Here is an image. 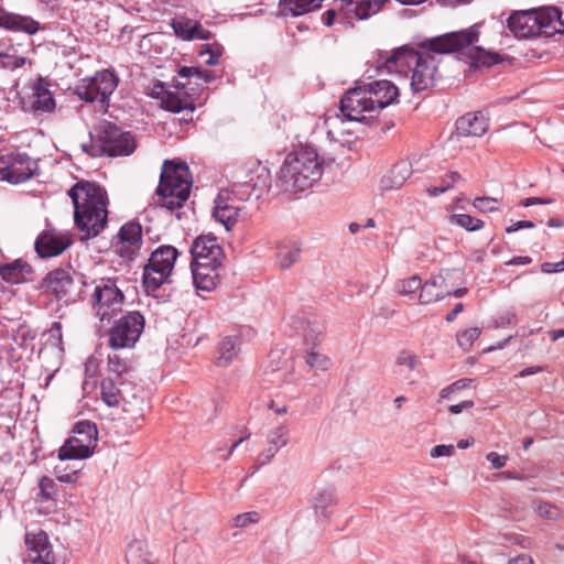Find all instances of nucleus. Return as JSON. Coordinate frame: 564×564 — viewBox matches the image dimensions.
<instances>
[{"mask_svg": "<svg viewBox=\"0 0 564 564\" xmlns=\"http://www.w3.org/2000/svg\"><path fill=\"white\" fill-rule=\"evenodd\" d=\"M481 334V329L473 327L465 329L457 334V344L464 350H469L474 341H476Z\"/></svg>", "mask_w": 564, "mask_h": 564, "instance_id": "49530a36", "label": "nucleus"}, {"mask_svg": "<svg viewBox=\"0 0 564 564\" xmlns=\"http://www.w3.org/2000/svg\"><path fill=\"white\" fill-rule=\"evenodd\" d=\"M98 441V431L89 421L78 422L73 435L59 447L57 457L59 460L86 459L94 454Z\"/></svg>", "mask_w": 564, "mask_h": 564, "instance_id": "9d476101", "label": "nucleus"}, {"mask_svg": "<svg viewBox=\"0 0 564 564\" xmlns=\"http://www.w3.org/2000/svg\"><path fill=\"white\" fill-rule=\"evenodd\" d=\"M469 383H470L469 379H462V380L455 381L449 387H451L452 391L455 393V392H458V391H462V390L468 388Z\"/></svg>", "mask_w": 564, "mask_h": 564, "instance_id": "774afa93", "label": "nucleus"}, {"mask_svg": "<svg viewBox=\"0 0 564 564\" xmlns=\"http://www.w3.org/2000/svg\"><path fill=\"white\" fill-rule=\"evenodd\" d=\"M445 279L442 275L433 276L420 288L419 302L423 305L440 301L451 295L444 286Z\"/></svg>", "mask_w": 564, "mask_h": 564, "instance_id": "c85d7f7f", "label": "nucleus"}, {"mask_svg": "<svg viewBox=\"0 0 564 564\" xmlns=\"http://www.w3.org/2000/svg\"><path fill=\"white\" fill-rule=\"evenodd\" d=\"M250 198L234 189H221L214 200L213 217L221 224L227 231L231 230L239 221L242 206L241 202Z\"/></svg>", "mask_w": 564, "mask_h": 564, "instance_id": "ddd939ff", "label": "nucleus"}, {"mask_svg": "<svg viewBox=\"0 0 564 564\" xmlns=\"http://www.w3.org/2000/svg\"><path fill=\"white\" fill-rule=\"evenodd\" d=\"M533 227H534V224L530 220H519V221L512 224L511 226L507 227L506 231L508 234H511V232H516L520 229L533 228Z\"/></svg>", "mask_w": 564, "mask_h": 564, "instance_id": "680f3d73", "label": "nucleus"}, {"mask_svg": "<svg viewBox=\"0 0 564 564\" xmlns=\"http://www.w3.org/2000/svg\"><path fill=\"white\" fill-rule=\"evenodd\" d=\"M261 521V514L258 511H248L237 514L232 518V527L245 529Z\"/></svg>", "mask_w": 564, "mask_h": 564, "instance_id": "a18cd8bd", "label": "nucleus"}, {"mask_svg": "<svg viewBox=\"0 0 564 564\" xmlns=\"http://www.w3.org/2000/svg\"><path fill=\"white\" fill-rule=\"evenodd\" d=\"M542 272L544 273H554L564 271V259L560 262H545L541 267Z\"/></svg>", "mask_w": 564, "mask_h": 564, "instance_id": "052dcab7", "label": "nucleus"}, {"mask_svg": "<svg viewBox=\"0 0 564 564\" xmlns=\"http://www.w3.org/2000/svg\"><path fill=\"white\" fill-rule=\"evenodd\" d=\"M324 0H280V9L284 14L300 17L318 9Z\"/></svg>", "mask_w": 564, "mask_h": 564, "instance_id": "c9c22d12", "label": "nucleus"}, {"mask_svg": "<svg viewBox=\"0 0 564 564\" xmlns=\"http://www.w3.org/2000/svg\"><path fill=\"white\" fill-rule=\"evenodd\" d=\"M4 56L7 57V62L4 63L6 67L18 68L23 66L26 61L24 57L7 56L6 54Z\"/></svg>", "mask_w": 564, "mask_h": 564, "instance_id": "0e129e2a", "label": "nucleus"}, {"mask_svg": "<svg viewBox=\"0 0 564 564\" xmlns=\"http://www.w3.org/2000/svg\"><path fill=\"white\" fill-rule=\"evenodd\" d=\"M32 109L34 111L50 112L55 108V100L48 90V85L43 78H39L32 87Z\"/></svg>", "mask_w": 564, "mask_h": 564, "instance_id": "c756f323", "label": "nucleus"}, {"mask_svg": "<svg viewBox=\"0 0 564 564\" xmlns=\"http://www.w3.org/2000/svg\"><path fill=\"white\" fill-rule=\"evenodd\" d=\"M144 329V317L132 311L115 322L109 332V346L112 349L133 348Z\"/></svg>", "mask_w": 564, "mask_h": 564, "instance_id": "9b49d317", "label": "nucleus"}, {"mask_svg": "<svg viewBox=\"0 0 564 564\" xmlns=\"http://www.w3.org/2000/svg\"><path fill=\"white\" fill-rule=\"evenodd\" d=\"M31 267L22 260H15L13 262L0 265L1 278L11 284L23 282L26 275L31 273Z\"/></svg>", "mask_w": 564, "mask_h": 564, "instance_id": "72a5a7b5", "label": "nucleus"}, {"mask_svg": "<svg viewBox=\"0 0 564 564\" xmlns=\"http://www.w3.org/2000/svg\"><path fill=\"white\" fill-rule=\"evenodd\" d=\"M534 510L541 518L547 520H558L563 517V512L557 506L545 501L534 502Z\"/></svg>", "mask_w": 564, "mask_h": 564, "instance_id": "37998d69", "label": "nucleus"}, {"mask_svg": "<svg viewBox=\"0 0 564 564\" xmlns=\"http://www.w3.org/2000/svg\"><path fill=\"white\" fill-rule=\"evenodd\" d=\"M119 83L117 75L108 69L83 78L76 87L77 96L88 102L105 104Z\"/></svg>", "mask_w": 564, "mask_h": 564, "instance_id": "f8f14e48", "label": "nucleus"}, {"mask_svg": "<svg viewBox=\"0 0 564 564\" xmlns=\"http://www.w3.org/2000/svg\"><path fill=\"white\" fill-rule=\"evenodd\" d=\"M398 97L399 89L393 83L375 80L349 89L340 100V110L349 119L367 121L397 101Z\"/></svg>", "mask_w": 564, "mask_h": 564, "instance_id": "20e7f679", "label": "nucleus"}, {"mask_svg": "<svg viewBox=\"0 0 564 564\" xmlns=\"http://www.w3.org/2000/svg\"><path fill=\"white\" fill-rule=\"evenodd\" d=\"M127 564H156L148 550V543L143 539H134L128 544L126 551Z\"/></svg>", "mask_w": 564, "mask_h": 564, "instance_id": "473e14b6", "label": "nucleus"}, {"mask_svg": "<svg viewBox=\"0 0 564 564\" xmlns=\"http://www.w3.org/2000/svg\"><path fill=\"white\" fill-rule=\"evenodd\" d=\"M172 28L177 37L184 41L208 40L212 33L205 30L202 24L185 15H176L172 20Z\"/></svg>", "mask_w": 564, "mask_h": 564, "instance_id": "b1692460", "label": "nucleus"}, {"mask_svg": "<svg viewBox=\"0 0 564 564\" xmlns=\"http://www.w3.org/2000/svg\"><path fill=\"white\" fill-rule=\"evenodd\" d=\"M25 546L30 564H55L53 546L45 532L26 533Z\"/></svg>", "mask_w": 564, "mask_h": 564, "instance_id": "f3484780", "label": "nucleus"}, {"mask_svg": "<svg viewBox=\"0 0 564 564\" xmlns=\"http://www.w3.org/2000/svg\"><path fill=\"white\" fill-rule=\"evenodd\" d=\"M0 26L32 35L37 32L39 22L28 15L10 13L0 8Z\"/></svg>", "mask_w": 564, "mask_h": 564, "instance_id": "cd10ccee", "label": "nucleus"}, {"mask_svg": "<svg viewBox=\"0 0 564 564\" xmlns=\"http://www.w3.org/2000/svg\"><path fill=\"white\" fill-rule=\"evenodd\" d=\"M449 220L468 231H476L484 227L482 220L466 214H453Z\"/></svg>", "mask_w": 564, "mask_h": 564, "instance_id": "a19ab883", "label": "nucleus"}, {"mask_svg": "<svg viewBox=\"0 0 564 564\" xmlns=\"http://www.w3.org/2000/svg\"><path fill=\"white\" fill-rule=\"evenodd\" d=\"M422 286L417 275L400 280L395 283V292L401 296H412Z\"/></svg>", "mask_w": 564, "mask_h": 564, "instance_id": "79ce46f5", "label": "nucleus"}, {"mask_svg": "<svg viewBox=\"0 0 564 564\" xmlns=\"http://www.w3.org/2000/svg\"><path fill=\"white\" fill-rule=\"evenodd\" d=\"M129 369V366L127 364V361L122 358H120V356L118 354H112V355H109L108 356V370L109 372L111 373H115L117 376H121L123 373H126Z\"/></svg>", "mask_w": 564, "mask_h": 564, "instance_id": "8fccbe9b", "label": "nucleus"}, {"mask_svg": "<svg viewBox=\"0 0 564 564\" xmlns=\"http://www.w3.org/2000/svg\"><path fill=\"white\" fill-rule=\"evenodd\" d=\"M349 122L358 121L349 119L340 110V115L334 113L326 116L324 124L327 130V134L334 140H339L340 138L350 134V130L347 128V123Z\"/></svg>", "mask_w": 564, "mask_h": 564, "instance_id": "f704fd0d", "label": "nucleus"}, {"mask_svg": "<svg viewBox=\"0 0 564 564\" xmlns=\"http://www.w3.org/2000/svg\"><path fill=\"white\" fill-rule=\"evenodd\" d=\"M387 2L389 0H340L338 14L345 24L352 25L355 21L377 14Z\"/></svg>", "mask_w": 564, "mask_h": 564, "instance_id": "2eb2a0df", "label": "nucleus"}, {"mask_svg": "<svg viewBox=\"0 0 564 564\" xmlns=\"http://www.w3.org/2000/svg\"><path fill=\"white\" fill-rule=\"evenodd\" d=\"M455 447L454 445H436L431 449V457H451L454 454Z\"/></svg>", "mask_w": 564, "mask_h": 564, "instance_id": "4d7b16f0", "label": "nucleus"}, {"mask_svg": "<svg viewBox=\"0 0 564 564\" xmlns=\"http://www.w3.org/2000/svg\"><path fill=\"white\" fill-rule=\"evenodd\" d=\"M271 185L270 171L264 166H257L248 175V181L235 186V189L240 192L243 196H254L259 198L268 192Z\"/></svg>", "mask_w": 564, "mask_h": 564, "instance_id": "aec40b11", "label": "nucleus"}, {"mask_svg": "<svg viewBox=\"0 0 564 564\" xmlns=\"http://www.w3.org/2000/svg\"><path fill=\"white\" fill-rule=\"evenodd\" d=\"M509 564H534L532 557L528 554H520L511 560Z\"/></svg>", "mask_w": 564, "mask_h": 564, "instance_id": "338daca9", "label": "nucleus"}, {"mask_svg": "<svg viewBox=\"0 0 564 564\" xmlns=\"http://www.w3.org/2000/svg\"><path fill=\"white\" fill-rule=\"evenodd\" d=\"M221 54H223V47H220L217 44L205 45V50H202L199 52V55L202 57L207 56V58L205 59V63L210 66L218 64L219 57L221 56Z\"/></svg>", "mask_w": 564, "mask_h": 564, "instance_id": "3c124183", "label": "nucleus"}, {"mask_svg": "<svg viewBox=\"0 0 564 564\" xmlns=\"http://www.w3.org/2000/svg\"><path fill=\"white\" fill-rule=\"evenodd\" d=\"M69 245L70 238L66 234L47 230L36 239L35 249L41 258H48L61 254Z\"/></svg>", "mask_w": 564, "mask_h": 564, "instance_id": "412c9836", "label": "nucleus"}, {"mask_svg": "<svg viewBox=\"0 0 564 564\" xmlns=\"http://www.w3.org/2000/svg\"><path fill=\"white\" fill-rule=\"evenodd\" d=\"M119 240L115 245L116 252L123 258L133 259L142 245V228L140 224L131 221L124 224L118 235Z\"/></svg>", "mask_w": 564, "mask_h": 564, "instance_id": "a211bd4d", "label": "nucleus"}, {"mask_svg": "<svg viewBox=\"0 0 564 564\" xmlns=\"http://www.w3.org/2000/svg\"><path fill=\"white\" fill-rule=\"evenodd\" d=\"M40 492L44 499H50L54 494V480L50 477H42L39 481Z\"/></svg>", "mask_w": 564, "mask_h": 564, "instance_id": "5fc2aeb1", "label": "nucleus"}, {"mask_svg": "<svg viewBox=\"0 0 564 564\" xmlns=\"http://www.w3.org/2000/svg\"><path fill=\"white\" fill-rule=\"evenodd\" d=\"M55 475L57 479L62 482L72 484L75 482L78 479V473L77 470H74L72 473H66L65 468L57 465L54 468Z\"/></svg>", "mask_w": 564, "mask_h": 564, "instance_id": "6e6d98bb", "label": "nucleus"}, {"mask_svg": "<svg viewBox=\"0 0 564 564\" xmlns=\"http://www.w3.org/2000/svg\"><path fill=\"white\" fill-rule=\"evenodd\" d=\"M508 28L519 39L540 35V28L538 26L533 10L513 13L508 19Z\"/></svg>", "mask_w": 564, "mask_h": 564, "instance_id": "4be33fe9", "label": "nucleus"}, {"mask_svg": "<svg viewBox=\"0 0 564 564\" xmlns=\"http://www.w3.org/2000/svg\"><path fill=\"white\" fill-rule=\"evenodd\" d=\"M332 163V159L321 155L314 147H301L284 158L278 172L276 185L290 194L310 191Z\"/></svg>", "mask_w": 564, "mask_h": 564, "instance_id": "f03ea898", "label": "nucleus"}, {"mask_svg": "<svg viewBox=\"0 0 564 564\" xmlns=\"http://www.w3.org/2000/svg\"><path fill=\"white\" fill-rule=\"evenodd\" d=\"M178 76L183 78H195L197 82L208 83L213 79L210 72H203L198 67L184 66L180 68Z\"/></svg>", "mask_w": 564, "mask_h": 564, "instance_id": "de8ad7c7", "label": "nucleus"}, {"mask_svg": "<svg viewBox=\"0 0 564 564\" xmlns=\"http://www.w3.org/2000/svg\"><path fill=\"white\" fill-rule=\"evenodd\" d=\"M536 18L540 35L550 36L554 33H564V21L558 9L549 7L533 10Z\"/></svg>", "mask_w": 564, "mask_h": 564, "instance_id": "a878e982", "label": "nucleus"}, {"mask_svg": "<svg viewBox=\"0 0 564 564\" xmlns=\"http://www.w3.org/2000/svg\"><path fill=\"white\" fill-rule=\"evenodd\" d=\"M486 459L491 463L495 469H501L506 466L508 460L507 455H499L496 452H490L486 455Z\"/></svg>", "mask_w": 564, "mask_h": 564, "instance_id": "13d9d810", "label": "nucleus"}, {"mask_svg": "<svg viewBox=\"0 0 564 564\" xmlns=\"http://www.w3.org/2000/svg\"><path fill=\"white\" fill-rule=\"evenodd\" d=\"M36 163L22 153L7 154L0 158V180L18 184L31 178Z\"/></svg>", "mask_w": 564, "mask_h": 564, "instance_id": "4468645a", "label": "nucleus"}, {"mask_svg": "<svg viewBox=\"0 0 564 564\" xmlns=\"http://www.w3.org/2000/svg\"><path fill=\"white\" fill-rule=\"evenodd\" d=\"M474 406V401L471 400H466V401H463L458 404H453L448 408L449 412L453 413V414H459L462 413L465 409H470Z\"/></svg>", "mask_w": 564, "mask_h": 564, "instance_id": "e2e57ef3", "label": "nucleus"}, {"mask_svg": "<svg viewBox=\"0 0 564 564\" xmlns=\"http://www.w3.org/2000/svg\"><path fill=\"white\" fill-rule=\"evenodd\" d=\"M82 150L91 158L123 156L135 150V141L130 132L104 121L96 128V134L90 133L89 143L82 144Z\"/></svg>", "mask_w": 564, "mask_h": 564, "instance_id": "423d86ee", "label": "nucleus"}, {"mask_svg": "<svg viewBox=\"0 0 564 564\" xmlns=\"http://www.w3.org/2000/svg\"><path fill=\"white\" fill-rule=\"evenodd\" d=\"M417 362H419L417 357L410 352H403L398 358V364L404 365L411 370H413L417 366Z\"/></svg>", "mask_w": 564, "mask_h": 564, "instance_id": "bf43d9fd", "label": "nucleus"}, {"mask_svg": "<svg viewBox=\"0 0 564 564\" xmlns=\"http://www.w3.org/2000/svg\"><path fill=\"white\" fill-rule=\"evenodd\" d=\"M412 174L411 162L406 160L400 161L381 177L379 189L382 193L400 189Z\"/></svg>", "mask_w": 564, "mask_h": 564, "instance_id": "5701e85b", "label": "nucleus"}, {"mask_svg": "<svg viewBox=\"0 0 564 564\" xmlns=\"http://www.w3.org/2000/svg\"><path fill=\"white\" fill-rule=\"evenodd\" d=\"M61 329L62 325L59 322L53 323L50 329V338L39 352L43 365L48 369L57 368L62 361L63 348Z\"/></svg>", "mask_w": 564, "mask_h": 564, "instance_id": "6ab92c4d", "label": "nucleus"}, {"mask_svg": "<svg viewBox=\"0 0 564 564\" xmlns=\"http://www.w3.org/2000/svg\"><path fill=\"white\" fill-rule=\"evenodd\" d=\"M144 405L145 402L141 399L134 403L124 402L122 404V410L126 423L139 429L144 416Z\"/></svg>", "mask_w": 564, "mask_h": 564, "instance_id": "58836bf2", "label": "nucleus"}, {"mask_svg": "<svg viewBox=\"0 0 564 564\" xmlns=\"http://www.w3.org/2000/svg\"><path fill=\"white\" fill-rule=\"evenodd\" d=\"M290 438V429L286 424H281L272 429L267 435L269 447L263 452L265 463L271 460L273 456L284 446L288 445Z\"/></svg>", "mask_w": 564, "mask_h": 564, "instance_id": "7c9ffc66", "label": "nucleus"}, {"mask_svg": "<svg viewBox=\"0 0 564 564\" xmlns=\"http://www.w3.org/2000/svg\"><path fill=\"white\" fill-rule=\"evenodd\" d=\"M139 399L144 400L143 390L131 384H124V392L121 398V403L124 402L134 403Z\"/></svg>", "mask_w": 564, "mask_h": 564, "instance_id": "603ef678", "label": "nucleus"}, {"mask_svg": "<svg viewBox=\"0 0 564 564\" xmlns=\"http://www.w3.org/2000/svg\"><path fill=\"white\" fill-rule=\"evenodd\" d=\"M240 351V341L237 336H227L221 339L218 346V355L216 365L218 367H227L238 356Z\"/></svg>", "mask_w": 564, "mask_h": 564, "instance_id": "2f4dec72", "label": "nucleus"}, {"mask_svg": "<svg viewBox=\"0 0 564 564\" xmlns=\"http://www.w3.org/2000/svg\"><path fill=\"white\" fill-rule=\"evenodd\" d=\"M185 89L186 85L182 83H177L169 88L163 84H159L153 88V96L160 98L163 107L171 112H181L184 110L193 112L195 106Z\"/></svg>", "mask_w": 564, "mask_h": 564, "instance_id": "dca6fc26", "label": "nucleus"}, {"mask_svg": "<svg viewBox=\"0 0 564 564\" xmlns=\"http://www.w3.org/2000/svg\"><path fill=\"white\" fill-rule=\"evenodd\" d=\"M306 362L316 370H327L330 367L329 358L317 350H312L307 355Z\"/></svg>", "mask_w": 564, "mask_h": 564, "instance_id": "09e8293b", "label": "nucleus"}, {"mask_svg": "<svg viewBox=\"0 0 564 564\" xmlns=\"http://www.w3.org/2000/svg\"><path fill=\"white\" fill-rule=\"evenodd\" d=\"M488 129V120L482 112L466 113L456 122V132L463 137H481Z\"/></svg>", "mask_w": 564, "mask_h": 564, "instance_id": "bb28decb", "label": "nucleus"}, {"mask_svg": "<svg viewBox=\"0 0 564 564\" xmlns=\"http://www.w3.org/2000/svg\"><path fill=\"white\" fill-rule=\"evenodd\" d=\"M517 323V315L513 312H507L499 317H497L494 322L495 328H503L507 326H512Z\"/></svg>", "mask_w": 564, "mask_h": 564, "instance_id": "864d4df0", "label": "nucleus"}, {"mask_svg": "<svg viewBox=\"0 0 564 564\" xmlns=\"http://www.w3.org/2000/svg\"><path fill=\"white\" fill-rule=\"evenodd\" d=\"M473 206L480 213H496L501 209V202L495 197H476Z\"/></svg>", "mask_w": 564, "mask_h": 564, "instance_id": "c03bdc74", "label": "nucleus"}, {"mask_svg": "<svg viewBox=\"0 0 564 564\" xmlns=\"http://www.w3.org/2000/svg\"><path fill=\"white\" fill-rule=\"evenodd\" d=\"M478 25L458 32L446 33L429 39L422 46L426 52L400 47L386 61L388 72H397L408 76L411 74V88L414 93L434 86L438 77V55L463 51L476 66L498 63V55L474 45L478 42Z\"/></svg>", "mask_w": 564, "mask_h": 564, "instance_id": "f257e3e1", "label": "nucleus"}, {"mask_svg": "<svg viewBox=\"0 0 564 564\" xmlns=\"http://www.w3.org/2000/svg\"><path fill=\"white\" fill-rule=\"evenodd\" d=\"M177 256V249L167 245L160 246L151 253L143 269V285L148 293L155 292L169 281Z\"/></svg>", "mask_w": 564, "mask_h": 564, "instance_id": "1a4fd4ad", "label": "nucleus"}, {"mask_svg": "<svg viewBox=\"0 0 564 564\" xmlns=\"http://www.w3.org/2000/svg\"><path fill=\"white\" fill-rule=\"evenodd\" d=\"M45 285L58 300H69L73 294L74 280L66 269H56L50 272L45 279Z\"/></svg>", "mask_w": 564, "mask_h": 564, "instance_id": "393cba45", "label": "nucleus"}, {"mask_svg": "<svg viewBox=\"0 0 564 564\" xmlns=\"http://www.w3.org/2000/svg\"><path fill=\"white\" fill-rule=\"evenodd\" d=\"M301 248L296 242L280 243L275 254L276 263L281 269H289L300 258Z\"/></svg>", "mask_w": 564, "mask_h": 564, "instance_id": "e433bc0d", "label": "nucleus"}, {"mask_svg": "<svg viewBox=\"0 0 564 564\" xmlns=\"http://www.w3.org/2000/svg\"><path fill=\"white\" fill-rule=\"evenodd\" d=\"M336 503V498L334 490L332 489H324L314 497L313 500V508L315 512L318 514H325L326 509L328 507H332Z\"/></svg>", "mask_w": 564, "mask_h": 564, "instance_id": "ea45409f", "label": "nucleus"}, {"mask_svg": "<svg viewBox=\"0 0 564 564\" xmlns=\"http://www.w3.org/2000/svg\"><path fill=\"white\" fill-rule=\"evenodd\" d=\"M68 195L74 204V219L82 239L96 237L107 224L106 191L96 183L79 182L69 189Z\"/></svg>", "mask_w": 564, "mask_h": 564, "instance_id": "7ed1b4c3", "label": "nucleus"}, {"mask_svg": "<svg viewBox=\"0 0 564 564\" xmlns=\"http://www.w3.org/2000/svg\"><path fill=\"white\" fill-rule=\"evenodd\" d=\"M83 296L86 297L100 319H109L121 311L124 295L118 286L116 278H99L91 281H80Z\"/></svg>", "mask_w": 564, "mask_h": 564, "instance_id": "0eeeda50", "label": "nucleus"}, {"mask_svg": "<svg viewBox=\"0 0 564 564\" xmlns=\"http://www.w3.org/2000/svg\"><path fill=\"white\" fill-rule=\"evenodd\" d=\"M192 187L188 166L183 162L166 160L163 163L158 194L162 206L173 210L187 200Z\"/></svg>", "mask_w": 564, "mask_h": 564, "instance_id": "6e6552de", "label": "nucleus"}, {"mask_svg": "<svg viewBox=\"0 0 564 564\" xmlns=\"http://www.w3.org/2000/svg\"><path fill=\"white\" fill-rule=\"evenodd\" d=\"M191 269L195 286L212 291L219 280V268L225 259L223 247L213 235L197 237L191 247Z\"/></svg>", "mask_w": 564, "mask_h": 564, "instance_id": "39448f33", "label": "nucleus"}, {"mask_svg": "<svg viewBox=\"0 0 564 564\" xmlns=\"http://www.w3.org/2000/svg\"><path fill=\"white\" fill-rule=\"evenodd\" d=\"M449 189L448 185H440V186H429L426 187V192L430 196H438Z\"/></svg>", "mask_w": 564, "mask_h": 564, "instance_id": "69168bd1", "label": "nucleus"}, {"mask_svg": "<svg viewBox=\"0 0 564 564\" xmlns=\"http://www.w3.org/2000/svg\"><path fill=\"white\" fill-rule=\"evenodd\" d=\"M101 399L108 406H117L121 403L124 392V383L122 388H118L112 379L107 378L101 381Z\"/></svg>", "mask_w": 564, "mask_h": 564, "instance_id": "4c0bfd02", "label": "nucleus"}]
</instances>
